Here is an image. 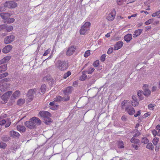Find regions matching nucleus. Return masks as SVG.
<instances>
[{
  "label": "nucleus",
  "instance_id": "22",
  "mask_svg": "<svg viewBox=\"0 0 160 160\" xmlns=\"http://www.w3.org/2000/svg\"><path fill=\"white\" fill-rule=\"evenodd\" d=\"M2 140L4 142H7L11 140V138L10 137L7 135H4L1 138Z\"/></svg>",
  "mask_w": 160,
  "mask_h": 160
},
{
  "label": "nucleus",
  "instance_id": "50",
  "mask_svg": "<svg viewBox=\"0 0 160 160\" xmlns=\"http://www.w3.org/2000/svg\"><path fill=\"white\" fill-rule=\"evenodd\" d=\"M6 24H2L0 25V31L2 30L6 29Z\"/></svg>",
  "mask_w": 160,
  "mask_h": 160
},
{
  "label": "nucleus",
  "instance_id": "42",
  "mask_svg": "<svg viewBox=\"0 0 160 160\" xmlns=\"http://www.w3.org/2000/svg\"><path fill=\"white\" fill-rule=\"evenodd\" d=\"M51 77L49 76L48 77L45 76L43 78V80L44 81L48 82L49 81L51 80Z\"/></svg>",
  "mask_w": 160,
  "mask_h": 160
},
{
  "label": "nucleus",
  "instance_id": "46",
  "mask_svg": "<svg viewBox=\"0 0 160 160\" xmlns=\"http://www.w3.org/2000/svg\"><path fill=\"white\" fill-rule=\"evenodd\" d=\"M7 89V88L4 87L3 85H0V90L2 92H4Z\"/></svg>",
  "mask_w": 160,
  "mask_h": 160
},
{
  "label": "nucleus",
  "instance_id": "63",
  "mask_svg": "<svg viewBox=\"0 0 160 160\" xmlns=\"http://www.w3.org/2000/svg\"><path fill=\"white\" fill-rule=\"evenodd\" d=\"M143 92L142 91H139L137 93V95L138 97L140 96L143 94Z\"/></svg>",
  "mask_w": 160,
  "mask_h": 160
},
{
  "label": "nucleus",
  "instance_id": "62",
  "mask_svg": "<svg viewBox=\"0 0 160 160\" xmlns=\"http://www.w3.org/2000/svg\"><path fill=\"white\" fill-rule=\"evenodd\" d=\"M157 131L155 130H154L152 131V133L154 136H155L157 134Z\"/></svg>",
  "mask_w": 160,
  "mask_h": 160
},
{
  "label": "nucleus",
  "instance_id": "47",
  "mask_svg": "<svg viewBox=\"0 0 160 160\" xmlns=\"http://www.w3.org/2000/svg\"><path fill=\"white\" fill-rule=\"evenodd\" d=\"M99 65V61L98 60H97L95 61L93 63V65L94 67H97L98 65Z\"/></svg>",
  "mask_w": 160,
  "mask_h": 160
},
{
  "label": "nucleus",
  "instance_id": "61",
  "mask_svg": "<svg viewBox=\"0 0 160 160\" xmlns=\"http://www.w3.org/2000/svg\"><path fill=\"white\" fill-rule=\"evenodd\" d=\"M9 79V78H6L2 80L1 81L3 82H6L8 81Z\"/></svg>",
  "mask_w": 160,
  "mask_h": 160
},
{
  "label": "nucleus",
  "instance_id": "56",
  "mask_svg": "<svg viewBox=\"0 0 160 160\" xmlns=\"http://www.w3.org/2000/svg\"><path fill=\"white\" fill-rule=\"evenodd\" d=\"M50 49H48L46 51H45V52L43 54V56H46L47 54H48L50 52Z\"/></svg>",
  "mask_w": 160,
  "mask_h": 160
},
{
  "label": "nucleus",
  "instance_id": "55",
  "mask_svg": "<svg viewBox=\"0 0 160 160\" xmlns=\"http://www.w3.org/2000/svg\"><path fill=\"white\" fill-rule=\"evenodd\" d=\"M1 98L3 100H4L5 101L7 100L8 98V96H6L4 94L2 96Z\"/></svg>",
  "mask_w": 160,
  "mask_h": 160
},
{
  "label": "nucleus",
  "instance_id": "40",
  "mask_svg": "<svg viewBox=\"0 0 160 160\" xmlns=\"http://www.w3.org/2000/svg\"><path fill=\"white\" fill-rule=\"evenodd\" d=\"M149 142V140L146 137H144L142 138V143L145 144Z\"/></svg>",
  "mask_w": 160,
  "mask_h": 160
},
{
  "label": "nucleus",
  "instance_id": "17",
  "mask_svg": "<svg viewBox=\"0 0 160 160\" xmlns=\"http://www.w3.org/2000/svg\"><path fill=\"white\" fill-rule=\"evenodd\" d=\"M10 56H8L4 57L0 61V64H2L8 62L11 58Z\"/></svg>",
  "mask_w": 160,
  "mask_h": 160
},
{
  "label": "nucleus",
  "instance_id": "6",
  "mask_svg": "<svg viewBox=\"0 0 160 160\" xmlns=\"http://www.w3.org/2000/svg\"><path fill=\"white\" fill-rule=\"evenodd\" d=\"M38 92V89L36 88L33 89H30L28 91L27 94V96L28 97V98L31 101L32 100L33 98L34 95Z\"/></svg>",
  "mask_w": 160,
  "mask_h": 160
},
{
  "label": "nucleus",
  "instance_id": "27",
  "mask_svg": "<svg viewBox=\"0 0 160 160\" xmlns=\"http://www.w3.org/2000/svg\"><path fill=\"white\" fill-rule=\"evenodd\" d=\"M20 94V92L18 91H16L13 94L12 98H18Z\"/></svg>",
  "mask_w": 160,
  "mask_h": 160
},
{
  "label": "nucleus",
  "instance_id": "41",
  "mask_svg": "<svg viewBox=\"0 0 160 160\" xmlns=\"http://www.w3.org/2000/svg\"><path fill=\"white\" fill-rule=\"evenodd\" d=\"M160 14V10H158L156 12L153 13L152 14V16L153 17H155L156 16H159V15Z\"/></svg>",
  "mask_w": 160,
  "mask_h": 160
},
{
  "label": "nucleus",
  "instance_id": "9",
  "mask_svg": "<svg viewBox=\"0 0 160 160\" xmlns=\"http://www.w3.org/2000/svg\"><path fill=\"white\" fill-rule=\"evenodd\" d=\"M39 114L41 117L43 118V119L51 116L50 113L46 111H40L39 113Z\"/></svg>",
  "mask_w": 160,
  "mask_h": 160
},
{
  "label": "nucleus",
  "instance_id": "35",
  "mask_svg": "<svg viewBox=\"0 0 160 160\" xmlns=\"http://www.w3.org/2000/svg\"><path fill=\"white\" fill-rule=\"evenodd\" d=\"M7 146V144L3 142H0V148H1L5 149Z\"/></svg>",
  "mask_w": 160,
  "mask_h": 160
},
{
  "label": "nucleus",
  "instance_id": "45",
  "mask_svg": "<svg viewBox=\"0 0 160 160\" xmlns=\"http://www.w3.org/2000/svg\"><path fill=\"white\" fill-rule=\"evenodd\" d=\"M94 68H91L89 69L87 71V73L88 74H91L94 71Z\"/></svg>",
  "mask_w": 160,
  "mask_h": 160
},
{
  "label": "nucleus",
  "instance_id": "52",
  "mask_svg": "<svg viewBox=\"0 0 160 160\" xmlns=\"http://www.w3.org/2000/svg\"><path fill=\"white\" fill-rule=\"evenodd\" d=\"M106 55L105 54H103L100 58V60H101L103 62L105 61V57H106Z\"/></svg>",
  "mask_w": 160,
  "mask_h": 160
},
{
  "label": "nucleus",
  "instance_id": "53",
  "mask_svg": "<svg viewBox=\"0 0 160 160\" xmlns=\"http://www.w3.org/2000/svg\"><path fill=\"white\" fill-rule=\"evenodd\" d=\"M141 134V133L139 132L138 131H137V132L135 133L134 134L133 137H134V138L138 137Z\"/></svg>",
  "mask_w": 160,
  "mask_h": 160
},
{
  "label": "nucleus",
  "instance_id": "3",
  "mask_svg": "<svg viewBox=\"0 0 160 160\" xmlns=\"http://www.w3.org/2000/svg\"><path fill=\"white\" fill-rule=\"evenodd\" d=\"M56 66L60 71H64L68 68V63L66 61L58 60L56 63Z\"/></svg>",
  "mask_w": 160,
  "mask_h": 160
},
{
  "label": "nucleus",
  "instance_id": "49",
  "mask_svg": "<svg viewBox=\"0 0 160 160\" xmlns=\"http://www.w3.org/2000/svg\"><path fill=\"white\" fill-rule=\"evenodd\" d=\"M90 55V51L89 50H88L85 52L84 55V56L85 58H87Z\"/></svg>",
  "mask_w": 160,
  "mask_h": 160
},
{
  "label": "nucleus",
  "instance_id": "60",
  "mask_svg": "<svg viewBox=\"0 0 160 160\" xmlns=\"http://www.w3.org/2000/svg\"><path fill=\"white\" fill-rule=\"evenodd\" d=\"M155 106L154 104H150L148 105V108L150 109H152Z\"/></svg>",
  "mask_w": 160,
  "mask_h": 160
},
{
  "label": "nucleus",
  "instance_id": "2",
  "mask_svg": "<svg viewBox=\"0 0 160 160\" xmlns=\"http://www.w3.org/2000/svg\"><path fill=\"white\" fill-rule=\"evenodd\" d=\"M41 122V121L39 118L33 117L29 121L25 122V125L28 128L32 129L36 127L37 126L40 125Z\"/></svg>",
  "mask_w": 160,
  "mask_h": 160
},
{
  "label": "nucleus",
  "instance_id": "8",
  "mask_svg": "<svg viewBox=\"0 0 160 160\" xmlns=\"http://www.w3.org/2000/svg\"><path fill=\"white\" fill-rule=\"evenodd\" d=\"M116 14V11L113 9L111 12L109 13L106 17L107 19L109 21H112L114 19Z\"/></svg>",
  "mask_w": 160,
  "mask_h": 160
},
{
  "label": "nucleus",
  "instance_id": "26",
  "mask_svg": "<svg viewBox=\"0 0 160 160\" xmlns=\"http://www.w3.org/2000/svg\"><path fill=\"white\" fill-rule=\"evenodd\" d=\"M7 69V64H3L0 67V73L5 71Z\"/></svg>",
  "mask_w": 160,
  "mask_h": 160
},
{
  "label": "nucleus",
  "instance_id": "32",
  "mask_svg": "<svg viewBox=\"0 0 160 160\" xmlns=\"http://www.w3.org/2000/svg\"><path fill=\"white\" fill-rule=\"evenodd\" d=\"M15 21V19L13 18H10L7 19L6 21L7 23L10 24L13 22Z\"/></svg>",
  "mask_w": 160,
  "mask_h": 160
},
{
  "label": "nucleus",
  "instance_id": "23",
  "mask_svg": "<svg viewBox=\"0 0 160 160\" xmlns=\"http://www.w3.org/2000/svg\"><path fill=\"white\" fill-rule=\"evenodd\" d=\"M49 105L51 106L52 107V108L51 107L50 108L53 110L56 109L58 106V105H55L54 102H51L49 103Z\"/></svg>",
  "mask_w": 160,
  "mask_h": 160
},
{
  "label": "nucleus",
  "instance_id": "18",
  "mask_svg": "<svg viewBox=\"0 0 160 160\" xmlns=\"http://www.w3.org/2000/svg\"><path fill=\"white\" fill-rule=\"evenodd\" d=\"M124 39L126 42H129L132 39V35L131 34H127L124 36Z\"/></svg>",
  "mask_w": 160,
  "mask_h": 160
},
{
  "label": "nucleus",
  "instance_id": "64",
  "mask_svg": "<svg viewBox=\"0 0 160 160\" xmlns=\"http://www.w3.org/2000/svg\"><path fill=\"white\" fill-rule=\"evenodd\" d=\"M140 111H138L137 112L136 114L134 115V116L135 117H136L138 116H139L140 115Z\"/></svg>",
  "mask_w": 160,
  "mask_h": 160
},
{
  "label": "nucleus",
  "instance_id": "30",
  "mask_svg": "<svg viewBox=\"0 0 160 160\" xmlns=\"http://www.w3.org/2000/svg\"><path fill=\"white\" fill-rule=\"evenodd\" d=\"M118 148H124L123 143L122 141H119L118 142Z\"/></svg>",
  "mask_w": 160,
  "mask_h": 160
},
{
  "label": "nucleus",
  "instance_id": "58",
  "mask_svg": "<svg viewBox=\"0 0 160 160\" xmlns=\"http://www.w3.org/2000/svg\"><path fill=\"white\" fill-rule=\"evenodd\" d=\"M149 115H150V114L148 112H147L144 114V115L142 116V118H145Z\"/></svg>",
  "mask_w": 160,
  "mask_h": 160
},
{
  "label": "nucleus",
  "instance_id": "48",
  "mask_svg": "<svg viewBox=\"0 0 160 160\" xmlns=\"http://www.w3.org/2000/svg\"><path fill=\"white\" fill-rule=\"evenodd\" d=\"M12 91H8L7 92H5L4 94L8 96V98L10 97V96L12 94Z\"/></svg>",
  "mask_w": 160,
  "mask_h": 160
},
{
  "label": "nucleus",
  "instance_id": "5",
  "mask_svg": "<svg viewBox=\"0 0 160 160\" xmlns=\"http://www.w3.org/2000/svg\"><path fill=\"white\" fill-rule=\"evenodd\" d=\"M4 7H6L9 8H13L17 6L16 3L13 1H8L4 3Z\"/></svg>",
  "mask_w": 160,
  "mask_h": 160
},
{
  "label": "nucleus",
  "instance_id": "21",
  "mask_svg": "<svg viewBox=\"0 0 160 160\" xmlns=\"http://www.w3.org/2000/svg\"><path fill=\"white\" fill-rule=\"evenodd\" d=\"M144 89V92H143V94H144L145 96L148 97L149 96L151 93V91L149 89L145 88Z\"/></svg>",
  "mask_w": 160,
  "mask_h": 160
},
{
  "label": "nucleus",
  "instance_id": "51",
  "mask_svg": "<svg viewBox=\"0 0 160 160\" xmlns=\"http://www.w3.org/2000/svg\"><path fill=\"white\" fill-rule=\"evenodd\" d=\"M6 8H7V7H4V4H3V6H0V12L5 11L6 10L5 9Z\"/></svg>",
  "mask_w": 160,
  "mask_h": 160
},
{
  "label": "nucleus",
  "instance_id": "43",
  "mask_svg": "<svg viewBox=\"0 0 160 160\" xmlns=\"http://www.w3.org/2000/svg\"><path fill=\"white\" fill-rule=\"evenodd\" d=\"M153 21V19H149L147 21L145 22V24L146 25H147L151 23Z\"/></svg>",
  "mask_w": 160,
  "mask_h": 160
},
{
  "label": "nucleus",
  "instance_id": "4",
  "mask_svg": "<svg viewBox=\"0 0 160 160\" xmlns=\"http://www.w3.org/2000/svg\"><path fill=\"white\" fill-rule=\"evenodd\" d=\"M91 23L89 22H86L81 27L80 30V32L81 34H85L86 32L89 29Z\"/></svg>",
  "mask_w": 160,
  "mask_h": 160
},
{
  "label": "nucleus",
  "instance_id": "15",
  "mask_svg": "<svg viewBox=\"0 0 160 160\" xmlns=\"http://www.w3.org/2000/svg\"><path fill=\"white\" fill-rule=\"evenodd\" d=\"M12 48V46L11 45H8L4 47L2 50V52L5 53H7L9 52Z\"/></svg>",
  "mask_w": 160,
  "mask_h": 160
},
{
  "label": "nucleus",
  "instance_id": "37",
  "mask_svg": "<svg viewBox=\"0 0 160 160\" xmlns=\"http://www.w3.org/2000/svg\"><path fill=\"white\" fill-rule=\"evenodd\" d=\"M159 139L158 138H154L152 141V142L153 144L155 145H156L159 141Z\"/></svg>",
  "mask_w": 160,
  "mask_h": 160
},
{
  "label": "nucleus",
  "instance_id": "25",
  "mask_svg": "<svg viewBox=\"0 0 160 160\" xmlns=\"http://www.w3.org/2000/svg\"><path fill=\"white\" fill-rule=\"evenodd\" d=\"M50 117H48L44 119V122L47 125L49 124L52 122V120Z\"/></svg>",
  "mask_w": 160,
  "mask_h": 160
},
{
  "label": "nucleus",
  "instance_id": "24",
  "mask_svg": "<svg viewBox=\"0 0 160 160\" xmlns=\"http://www.w3.org/2000/svg\"><path fill=\"white\" fill-rule=\"evenodd\" d=\"M87 71H84L82 72V75L80 77V78L81 80L83 81L87 77V75L86 74L87 72Z\"/></svg>",
  "mask_w": 160,
  "mask_h": 160
},
{
  "label": "nucleus",
  "instance_id": "59",
  "mask_svg": "<svg viewBox=\"0 0 160 160\" xmlns=\"http://www.w3.org/2000/svg\"><path fill=\"white\" fill-rule=\"evenodd\" d=\"M121 119L123 121H126L127 120V117L125 115H123Z\"/></svg>",
  "mask_w": 160,
  "mask_h": 160
},
{
  "label": "nucleus",
  "instance_id": "54",
  "mask_svg": "<svg viewBox=\"0 0 160 160\" xmlns=\"http://www.w3.org/2000/svg\"><path fill=\"white\" fill-rule=\"evenodd\" d=\"M113 48H109L107 51V53L108 54H109L112 53L113 51Z\"/></svg>",
  "mask_w": 160,
  "mask_h": 160
},
{
  "label": "nucleus",
  "instance_id": "16",
  "mask_svg": "<svg viewBox=\"0 0 160 160\" xmlns=\"http://www.w3.org/2000/svg\"><path fill=\"white\" fill-rule=\"evenodd\" d=\"M9 133L10 136L13 138H19L20 136L19 133L14 131H10Z\"/></svg>",
  "mask_w": 160,
  "mask_h": 160
},
{
  "label": "nucleus",
  "instance_id": "34",
  "mask_svg": "<svg viewBox=\"0 0 160 160\" xmlns=\"http://www.w3.org/2000/svg\"><path fill=\"white\" fill-rule=\"evenodd\" d=\"M146 148L151 150L153 149V146L151 143H149L147 145Z\"/></svg>",
  "mask_w": 160,
  "mask_h": 160
},
{
  "label": "nucleus",
  "instance_id": "13",
  "mask_svg": "<svg viewBox=\"0 0 160 160\" xmlns=\"http://www.w3.org/2000/svg\"><path fill=\"white\" fill-rule=\"evenodd\" d=\"M125 111L130 115H132L135 112V110L132 106H128L125 108Z\"/></svg>",
  "mask_w": 160,
  "mask_h": 160
},
{
  "label": "nucleus",
  "instance_id": "28",
  "mask_svg": "<svg viewBox=\"0 0 160 160\" xmlns=\"http://www.w3.org/2000/svg\"><path fill=\"white\" fill-rule=\"evenodd\" d=\"M25 100L24 99H19L17 101V104L19 106H21L25 102Z\"/></svg>",
  "mask_w": 160,
  "mask_h": 160
},
{
  "label": "nucleus",
  "instance_id": "20",
  "mask_svg": "<svg viewBox=\"0 0 160 160\" xmlns=\"http://www.w3.org/2000/svg\"><path fill=\"white\" fill-rule=\"evenodd\" d=\"M17 129L19 131L22 132H24L26 131V128L24 126L20 125H18L17 126Z\"/></svg>",
  "mask_w": 160,
  "mask_h": 160
},
{
  "label": "nucleus",
  "instance_id": "31",
  "mask_svg": "<svg viewBox=\"0 0 160 160\" xmlns=\"http://www.w3.org/2000/svg\"><path fill=\"white\" fill-rule=\"evenodd\" d=\"M7 121L6 124L5 125V127L7 128L9 127L11 124V120L10 118H8L6 120Z\"/></svg>",
  "mask_w": 160,
  "mask_h": 160
},
{
  "label": "nucleus",
  "instance_id": "29",
  "mask_svg": "<svg viewBox=\"0 0 160 160\" xmlns=\"http://www.w3.org/2000/svg\"><path fill=\"white\" fill-rule=\"evenodd\" d=\"M130 142L132 143H138L139 142L140 140L138 139L132 137L130 140Z\"/></svg>",
  "mask_w": 160,
  "mask_h": 160
},
{
  "label": "nucleus",
  "instance_id": "12",
  "mask_svg": "<svg viewBox=\"0 0 160 160\" xmlns=\"http://www.w3.org/2000/svg\"><path fill=\"white\" fill-rule=\"evenodd\" d=\"M123 43L122 41L118 42L114 45V50H117L121 48L123 46Z\"/></svg>",
  "mask_w": 160,
  "mask_h": 160
},
{
  "label": "nucleus",
  "instance_id": "7",
  "mask_svg": "<svg viewBox=\"0 0 160 160\" xmlns=\"http://www.w3.org/2000/svg\"><path fill=\"white\" fill-rule=\"evenodd\" d=\"M15 36L13 35H10L6 37L4 39V42L5 44L11 43L14 40Z\"/></svg>",
  "mask_w": 160,
  "mask_h": 160
},
{
  "label": "nucleus",
  "instance_id": "44",
  "mask_svg": "<svg viewBox=\"0 0 160 160\" xmlns=\"http://www.w3.org/2000/svg\"><path fill=\"white\" fill-rule=\"evenodd\" d=\"M132 105L134 107L137 106L138 104V100L132 101Z\"/></svg>",
  "mask_w": 160,
  "mask_h": 160
},
{
  "label": "nucleus",
  "instance_id": "39",
  "mask_svg": "<svg viewBox=\"0 0 160 160\" xmlns=\"http://www.w3.org/2000/svg\"><path fill=\"white\" fill-rule=\"evenodd\" d=\"M71 74V72L69 71H68L67 73L64 74L63 78L64 79H66Z\"/></svg>",
  "mask_w": 160,
  "mask_h": 160
},
{
  "label": "nucleus",
  "instance_id": "57",
  "mask_svg": "<svg viewBox=\"0 0 160 160\" xmlns=\"http://www.w3.org/2000/svg\"><path fill=\"white\" fill-rule=\"evenodd\" d=\"M7 121L5 119H2L1 121H0V125H2L6 123Z\"/></svg>",
  "mask_w": 160,
  "mask_h": 160
},
{
  "label": "nucleus",
  "instance_id": "33",
  "mask_svg": "<svg viewBox=\"0 0 160 160\" xmlns=\"http://www.w3.org/2000/svg\"><path fill=\"white\" fill-rule=\"evenodd\" d=\"M128 101V100H124L122 102L121 104V108L122 109H123L124 108V107L126 105Z\"/></svg>",
  "mask_w": 160,
  "mask_h": 160
},
{
  "label": "nucleus",
  "instance_id": "19",
  "mask_svg": "<svg viewBox=\"0 0 160 160\" xmlns=\"http://www.w3.org/2000/svg\"><path fill=\"white\" fill-rule=\"evenodd\" d=\"M142 31V29H138L134 31V33L133 34V38H136L139 36Z\"/></svg>",
  "mask_w": 160,
  "mask_h": 160
},
{
  "label": "nucleus",
  "instance_id": "36",
  "mask_svg": "<svg viewBox=\"0 0 160 160\" xmlns=\"http://www.w3.org/2000/svg\"><path fill=\"white\" fill-rule=\"evenodd\" d=\"M8 74L7 72H5L0 74V79L3 78L7 76Z\"/></svg>",
  "mask_w": 160,
  "mask_h": 160
},
{
  "label": "nucleus",
  "instance_id": "14",
  "mask_svg": "<svg viewBox=\"0 0 160 160\" xmlns=\"http://www.w3.org/2000/svg\"><path fill=\"white\" fill-rule=\"evenodd\" d=\"M11 15V14L8 12H2L0 13V16L2 19L4 20L8 19V18L10 17Z\"/></svg>",
  "mask_w": 160,
  "mask_h": 160
},
{
  "label": "nucleus",
  "instance_id": "1",
  "mask_svg": "<svg viewBox=\"0 0 160 160\" xmlns=\"http://www.w3.org/2000/svg\"><path fill=\"white\" fill-rule=\"evenodd\" d=\"M73 87L72 86H69L67 87L64 91L63 92L64 96L62 97L58 96L55 98V101L59 102L60 101L66 102L68 101L70 99V96L69 94L72 92Z\"/></svg>",
  "mask_w": 160,
  "mask_h": 160
},
{
  "label": "nucleus",
  "instance_id": "10",
  "mask_svg": "<svg viewBox=\"0 0 160 160\" xmlns=\"http://www.w3.org/2000/svg\"><path fill=\"white\" fill-rule=\"evenodd\" d=\"M75 47L74 46H72L68 49L66 55L68 56H70L72 55L75 52Z\"/></svg>",
  "mask_w": 160,
  "mask_h": 160
},
{
  "label": "nucleus",
  "instance_id": "11",
  "mask_svg": "<svg viewBox=\"0 0 160 160\" xmlns=\"http://www.w3.org/2000/svg\"><path fill=\"white\" fill-rule=\"evenodd\" d=\"M47 88L46 85L45 84H42L39 89H38L37 93H40L41 94H43L46 92Z\"/></svg>",
  "mask_w": 160,
  "mask_h": 160
},
{
  "label": "nucleus",
  "instance_id": "38",
  "mask_svg": "<svg viewBox=\"0 0 160 160\" xmlns=\"http://www.w3.org/2000/svg\"><path fill=\"white\" fill-rule=\"evenodd\" d=\"M6 30L8 32H10L13 29V27L12 26H10L8 27L7 25H6Z\"/></svg>",
  "mask_w": 160,
  "mask_h": 160
}]
</instances>
